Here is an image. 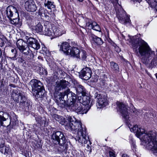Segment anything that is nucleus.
<instances>
[{
  "instance_id": "obj_26",
  "label": "nucleus",
  "mask_w": 157,
  "mask_h": 157,
  "mask_svg": "<svg viewBox=\"0 0 157 157\" xmlns=\"http://www.w3.org/2000/svg\"><path fill=\"white\" fill-rule=\"evenodd\" d=\"M25 44V43L22 40H19L17 41V45L20 51L25 47L24 46Z\"/></svg>"
},
{
  "instance_id": "obj_23",
  "label": "nucleus",
  "mask_w": 157,
  "mask_h": 157,
  "mask_svg": "<svg viewBox=\"0 0 157 157\" xmlns=\"http://www.w3.org/2000/svg\"><path fill=\"white\" fill-rule=\"evenodd\" d=\"M83 97L82 98V104L84 105H88L89 104L90 101V98L85 95H82Z\"/></svg>"
},
{
  "instance_id": "obj_48",
  "label": "nucleus",
  "mask_w": 157,
  "mask_h": 157,
  "mask_svg": "<svg viewBox=\"0 0 157 157\" xmlns=\"http://www.w3.org/2000/svg\"><path fill=\"white\" fill-rule=\"evenodd\" d=\"M25 38L27 40V41L28 40V39H29L30 37H29L28 36H25Z\"/></svg>"
},
{
  "instance_id": "obj_2",
  "label": "nucleus",
  "mask_w": 157,
  "mask_h": 157,
  "mask_svg": "<svg viewBox=\"0 0 157 157\" xmlns=\"http://www.w3.org/2000/svg\"><path fill=\"white\" fill-rule=\"evenodd\" d=\"M54 117L59 123L65 126V128L69 131L76 130L78 131V136L75 138L76 140L81 144H86L88 141L89 136L86 134V129L82 127V124L79 120H77L74 117H71L70 120H65L62 117L55 114ZM90 144V141H89Z\"/></svg>"
},
{
  "instance_id": "obj_31",
  "label": "nucleus",
  "mask_w": 157,
  "mask_h": 157,
  "mask_svg": "<svg viewBox=\"0 0 157 157\" xmlns=\"http://www.w3.org/2000/svg\"><path fill=\"white\" fill-rule=\"evenodd\" d=\"M62 89V87L59 81H57L56 82L55 86V91H58Z\"/></svg>"
},
{
  "instance_id": "obj_20",
  "label": "nucleus",
  "mask_w": 157,
  "mask_h": 157,
  "mask_svg": "<svg viewBox=\"0 0 157 157\" xmlns=\"http://www.w3.org/2000/svg\"><path fill=\"white\" fill-rule=\"evenodd\" d=\"M52 27L48 25H45L44 29L43 32L45 35L49 36H52Z\"/></svg>"
},
{
  "instance_id": "obj_44",
  "label": "nucleus",
  "mask_w": 157,
  "mask_h": 157,
  "mask_svg": "<svg viewBox=\"0 0 157 157\" xmlns=\"http://www.w3.org/2000/svg\"><path fill=\"white\" fill-rule=\"evenodd\" d=\"M14 9V7L13 6H8L7 8V10H11V9Z\"/></svg>"
},
{
  "instance_id": "obj_54",
  "label": "nucleus",
  "mask_w": 157,
  "mask_h": 157,
  "mask_svg": "<svg viewBox=\"0 0 157 157\" xmlns=\"http://www.w3.org/2000/svg\"><path fill=\"white\" fill-rule=\"evenodd\" d=\"M12 55H13H13H14V54L13 53H12V55H10V56L12 57Z\"/></svg>"
},
{
  "instance_id": "obj_5",
  "label": "nucleus",
  "mask_w": 157,
  "mask_h": 157,
  "mask_svg": "<svg viewBox=\"0 0 157 157\" xmlns=\"http://www.w3.org/2000/svg\"><path fill=\"white\" fill-rule=\"evenodd\" d=\"M28 85L29 89L36 98H42L44 96L45 90L40 81L33 79L30 81Z\"/></svg>"
},
{
  "instance_id": "obj_47",
  "label": "nucleus",
  "mask_w": 157,
  "mask_h": 157,
  "mask_svg": "<svg viewBox=\"0 0 157 157\" xmlns=\"http://www.w3.org/2000/svg\"><path fill=\"white\" fill-rule=\"evenodd\" d=\"M38 59H41L42 60H43V58L40 56H38Z\"/></svg>"
},
{
  "instance_id": "obj_29",
  "label": "nucleus",
  "mask_w": 157,
  "mask_h": 157,
  "mask_svg": "<svg viewBox=\"0 0 157 157\" xmlns=\"http://www.w3.org/2000/svg\"><path fill=\"white\" fill-rule=\"evenodd\" d=\"M44 5L45 6L47 7L48 9L51 10L53 9V10L55 9V5L51 2L48 1L47 3H44Z\"/></svg>"
},
{
  "instance_id": "obj_7",
  "label": "nucleus",
  "mask_w": 157,
  "mask_h": 157,
  "mask_svg": "<svg viewBox=\"0 0 157 157\" xmlns=\"http://www.w3.org/2000/svg\"><path fill=\"white\" fill-rule=\"evenodd\" d=\"M52 139L54 143L55 144H59L63 146L66 142L65 136L63 133L59 131L53 132L52 136Z\"/></svg>"
},
{
  "instance_id": "obj_45",
  "label": "nucleus",
  "mask_w": 157,
  "mask_h": 157,
  "mask_svg": "<svg viewBox=\"0 0 157 157\" xmlns=\"http://www.w3.org/2000/svg\"><path fill=\"white\" fill-rule=\"evenodd\" d=\"M132 109H130V111L131 112H133V113H134L135 111L134 110H133V109H134V108L133 106H132Z\"/></svg>"
},
{
  "instance_id": "obj_13",
  "label": "nucleus",
  "mask_w": 157,
  "mask_h": 157,
  "mask_svg": "<svg viewBox=\"0 0 157 157\" xmlns=\"http://www.w3.org/2000/svg\"><path fill=\"white\" fill-rule=\"evenodd\" d=\"M9 117L10 115L8 113L2 111L0 112V127L1 126H8L10 125V121L7 125L4 124L3 123V121L7 120Z\"/></svg>"
},
{
  "instance_id": "obj_38",
  "label": "nucleus",
  "mask_w": 157,
  "mask_h": 157,
  "mask_svg": "<svg viewBox=\"0 0 157 157\" xmlns=\"http://www.w3.org/2000/svg\"><path fill=\"white\" fill-rule=\"evenodd\" d=\"M154 3L151 5L152 9H155V10H157V0H154Z\"/></svg>"
},
{
  "instance_id": "obj_57",
  "label": "nucleus",
  "mask_w": 157,
  "mask_h": 157,
  "mask_svg": "<svg viewBox=\"0 0 157 157\" xmlns=\"http://www.w3.org/2000/svg\"><path fill=\"white\" fill-rule=\"evenodd\" d=\"M155 13H157V10H155Z\"/></svg>"
},
{
  "instance_id": "obj_6",
  "label": "nucleus",
  "mask_w": 157,
  "mask_h": 157,
  "mask_svg": "<svg viewBox=\"0 0 157 157\" xmlns=\"http://www.w3.org/2000/svg\"><path fill=\"white\" fill-rule=\"evenodd\" d=\"M12 97L14 101L17 103L19 102L20 106L23 108L28 105H26V99L25 95L22 93L17 90H14L12 94Z\"/></svg>"
},
{
  "instance_id": "obj_25",
  "label": "nucleus",
  "mask_w": 157,
  "mask_h": 157,
  "mask_svg": "<svg viewBox=\"0 0 157 157\" xmlns=\"http://www.w3.org/2000/svg\"><path fill=\"white\" fill-rule=\"evenodd\" d=\"M43 26L40 23H38L37 25L34 27V29L37 33H41L43 31Z\"/></svg>"
},
{
  "instance_id": "obj_4",
  "label": "nucleus",
  "mask_w": 157,
  "mask_h": 157,
  "mask_svg": "<svg viewBox=\"0 0 157 157\" xmlns=\"http://www.w3.org/2000/svg\"><path fill=\"white\" fill-rule=\"evenodd\" d=\"M128 126L131 131L136 133V136L146 144L147 146H149L150 148H152L153 145L157 143V133L155 132L150 131L147 133H144V130L138 128L137 125L134 126L132 128H130L129 125Z\"/></svg>"
},
{
  "instance_id": "obj_17",
  "label": "nucleus",
  "mask_w": 157,
  "mask_h": 157,
  "mask_svg": "<svg viewBox=\"0 0 157 157\" xmlns=\"http://www.w3.org/2000/svg\"><path fill=\"white\" fill-rule=\"evenodd\" d=\"M3 140L0 139V151L5 155H7L10 153V149L9 147L4 146V143H2Z\"/></svg>"
},
{
  "instance_id": "obj_11",
  "label": "nucleus",
  "mask_w": 157,
  "mask_h": 157,
  "mask_svg": "<svg viewBox=\"0 0 157 157\" xmlns=\"http://www.w3.org/2000/svg\"><path fill=\"white\" fill-rule=\"evenodd\" d=\"M86 26L89 29H93V30L100 32L101 29L99 25L96 22L92 21L91 20L87 18L86 19Z\"/></svg>"
},
{
  "instance_id": "obj_46",
  "label": "nucleus",
  "mask_w": 157,
  "mask_h": 157,
  "mask_svg": "<svg viewBox=\"0 0 157 157\" xmlns=\"http://www.w3.org/2000/svg\"><path fill=\"white\" fill-rule=\"evenodd\" d=\"M122 157H128V156L126 154H123L122 156Z\"/></svg>"
},
{
  "instance_id": "obj_9",
  "label": "nucleus",
  "mask_w": 157,
  "mask_h": 157,
  "mask_svg": "<svg viewBox=\"0 0 157 157\" xmlns=\"http://www.w3.org/2000/svg\"><path fill=\"white\" fill-rule=\"evenodd\" d=\"M117 104L118 108V111L121 113L122 116L126 121L127 123H129L130 120L127 105L120 102H117Z\"/></svg>"
},
{
  "instance_id": "obj_33",
  "label": "nucleus",
  "mask_w": 157,
  "mask_h": 157,
  "mask_svg": "<svg viewBox=\"0 0 157 157\" xmlns=\"http://www.w3.org/2000/svg\"><path fill=\"white\" fill-rule=\"evenodd\" d=\"M10 20L11 24L16 25L18 24L19 21V18H13V19L10 18Z\"/></svg>"
},
{
  "instance_id": "obj_60",
  "label": "nucleus",
  "mask_w": 157,
  "mask_h": 157,
  "mask_svg": "<svg viewBox=\"0 0 157 157\" xmlns=\"http://www.w3.org/2000/svg\"><path fill=\"white\" fill-rule=\"evenodd\" d=\"M96 1L98 2V0H96Z\"/></svg>"
},
{
  "instance_id": "obj_10",
  "label": "nucleus",
  "mask_w": 157,
  "mask_h": 157,
  "mask_svg": "<svg viewBox=\"0 0 157 157\" xmlns=\"http://www.w3.org/2000/svg\"><path fill=\"white\" fill-rule=\"evenodd\" d=\"M117 17L119 22L125 25L130 23V16L126 14L125 10H117L116 12Z\"/></svg>"
},
{
  "instance_id": "obj_61",
  "label": "nucleus",
  "mask_w": 157,
  "mask_h": 157,
  "mask_svg": "<svg viewBox=\"0 0 157 157\" xmlns=\"http://www.w3.org/2000/svg\"><path fill=\"white\" fill-rule=\"evenodd\" d=\"M53 15V16H54V15L53 14V15Z\"/></svg>"
},
{
  "instance_id": "obj_22",
  "label": "nucleus",
  "mask_w": 157,
  "mask_h": 157,
  "mask_svg": "<svg viewBox=\"0 0 157 157\" xmlns=\"http://www.w3.org/2000/svg\"><path fill=\"white\" fill-rule=\"evenodd\" d=\"M25 7L26 10L33 9V7H34L33 1L32 0H29L26 1L25 3Z\"/></svg>"
},
{
  "instance_id": "obj_16",
  "label": "nucleus",
  "mask_w": 157,
  "mask_h": 157,
  "mask_svg": "<svg viewBox=\"0 0 157 157\" xmlns=\"http://www.w3.org/2000/svg\"><path fill=\"white\" fill-rule=\"evenodd\" d=\"M52 31V36L54 37L59 36L62 35L64 33L63 30L60 26H53Z\"/></svg>"
},
{
  "instance_id": "obj_36",
  "label": "nucleus",
  "mask_w": 157,
  "mask_h": 157,
  "mask_svg": "<svg viewBox=\"0 0 157 157\" xmlns=\"http://www.w3.org/2000/svg\"><path fill=\"white\" fill-rule=\"evenodd\" d=\"M131 143L132 144L131 147L132 150L134 151H136V146L135 145L134 141L133 140H131Z\"/></svg>"
},
{
  "instance_id": "obj_43",
  "label": "nucleus",
  "mask_w": 157,
  "mask_h": 157,
  "mask_svg": "<svg viewBox=\"0 0 157 157\" xmlns=\"http://www.w3.org/2000/svg\"><path fill=\"white\" fill-rule=\"evenodd\" d=\"M110 157H115V154L112 151H109V152Z\"/></svg>"
},
{
  "instance_id": "obj_52",
  "label": "nucleus",
  "mask_w": 157,
  "mask_h": 157,
  "mask_svg": "<svg viewBox=\"0 0 157 157\" xmlns=\"http://www.w3.org/2000/svg\"><path fill=\"white\" fill-rule=\"evenodd\" d=\"M77 0L80 2H82L83 1V0Z\"/></svg>"
},
{
  "instance_id": "obj_42",
  "label": "nucleus",
  "mask_w": 157,
  "mask_h": 157,
  "mask_svg": "<svg viewBox=\"0 0 157 157\" xmlns=\"http://www.w3.org/2000/svg\"><path fill=\"white\" fill-rule=\"evenodd\" d=\"M4 45V43L3 39L0 37V46L2 47Z\"/></svg>"
},
{
  "instance_id": "obj_3",
  "label": "nucleus",
  "mask_w": 157,
  "mask_h": 157,
  "mask_svg": "<svg viewBox=\"0 0 157 157\" xmlns=\"http://www.w3.org/2000/svg\"><path fill=\"white\" fill-rule=\"evenodd\" d=\"M129 37L132 43L135 44L134 47H139L138 52L141 56V61L147 64L150 63L151 60V66L152 67L155 66L157 63V55L155 54L154 51H152L147 43L140 39L136 35Z\"/></svg>"
},
{
  "instance_id": "obj_28",
  "label": "nucleus",
  "mask_w": 157,
  "mask_h": 157,
  "mask_svg": "<svg viewBox=\"0 0 157 157\" xmlns=\"http://www.w3.org/2000/svg\"><path fill=\"white\" fill-rule=\"evenodd\" d=\"M79 54V58H78L81 59L83 60H85L86 58V53L84 50H82L80 51V53Z\"/></svg>"
},
{
  "instance_id": "obj_34",
  "label": "nucleus",
  "mask_w": 157,
  "mask_h": 157,
  "mask_svg": "<svg viewBox=\"0 0 157 157\" xmlns=\"http://www.w3.org/2000/svg\"><path fill=\"white\" fill-rule=\"evenodd\" d=\"M62 87V89H64L67 86L68 82L65 80H61L59 81Z\"/></svg>"
},
{
  "instance_id": "obj_30",
  "label": "nucleus",
  "mask_w": 157,
  "mask_h": 157,
  "mask_svg": "<svg viewBox=\"0 0 157 157\" xmlns=\"http://www.w3.org/2000/svg\"><path fill=\"white\" fill-rule=\"evenodd\" d=\"M29 47L28 46L26 47H24L20 51L21 52H23L24 54L27 55L30 52Z\"/></svg>"
},
{
  "instance_id": "obj_51",
  "label": "nucleus",
  "mask_w": 157,
  "mask_h": 157,
  "mask_svg": "<svg viewBox=\"0 0 157 157\" xmlns=\"http://www.w3.org/2000/svg\"><path fill=\"white\" fill-rule=\"evenodd\" d=\"M92 8H90V9H94V6H93V5H92Z\"/></svg>"
},
{
  "instance_id": "obj_50",
  "label": "nucleus",
  "mask_w": 157,
  "mask_h": 157,
  "mask_svg": "<svg viewBox=\"0 0 157 157\" xmlns=\"http://www.w3.org/2000/svg\"><path fill=\"white\" fill-rule=\"evenodd\" d=\"M86 147L87 148L89 149L90 148V146L88 144L86 145Z\"/></svg>"
},
{
  "instance_id": "obj_19",
  "label": "nucleus",
  "mask_w": 157,
  "mask_h": 157,
  "mask_svg": "<svg viewBox=\"0 0 157 157\" xmlns=\"http://www.w3.org/2000/svg\"><path fill=\"white\" fill-rule=\"evenodd\" d=\"M69 53V55L73 57L76 58H79V53H80V50L77 48L72 47Z\"/></svg>"
},
{
  "instance_id": "obj_14",
  "label": "nucleus",
  "mask_w": 157,
  "mask_h": 157,
  "mask_svg": "<svg viewBox=\"0 0 157 157\" xmlns=\"http://www.w3.org/2000/svg\"><path fill=\"white\" fill-rule=\"evenodd\" d=\"M91 71L90 68L86 67L83 68L81 72V76L85 80H88L91 77Z\"/></svg>"
},
{
  "instance_id": "obj_58",
  "label": "nucleus",
  "mask_w": 157,
  "mask_h": 157,
  "mask_svg": "<svg viewBox=\"0 0 157 157\" xmlns=\"http://www.w3.org/2000/svg\"><path fill=\"white\" fill-rule=\"evenodd\" d=\"M23 60V59H21V62H22Z\"/></svg>"
},
{
  "instance_id": "obj_27",
  "label": "nucleus",
  "mask_w": 157,
  "mask_h": 157,
  "mask_svg": "<svg viewBox=\"0 0 157 157\" xmlns=\"http://www.w3.org/2000/svg\"><path fill=\"white\" fill-rule=\"evenodd\" d=\"M110 67L111 68L116 72H117L119 70V67L117 64L113 62L110 63Z\"/></svg>"
},
{
  "instance_id": "obj_40",
  "label": "nucleus",
  "mask_w": 157,
  "mask_h": 157,
  "mask_svg": "<svg viewBox=\"0 0 157 157\" xmlns=\"http://www.w3.org/2000/svg\"><path fill=\"white\" fill-rule=\"evenodd\" d=\"M42 51H43L42 53L43 54L44 53L45 54H47L49 53V51L47 50L46 48H42Z\"/></svg>"
},
{
  "instance_id": "obj_21",
  "label": "nucleus",
  "mask_w": 157,
  "mask_h": 157,
  "mask_svg": "<svg viewBox=\"0 0 157 157\" xmlns=\"http://www.w3.org/2000/svg\"><path fill=\"white\" fill-rule=\"evenodd\" d=\"M90 37L94 42L98 45H101L103 43V41L101 38L98 37L94 35H91L90 36Z\"/></svg>"
},
{
  "instance_id": "obj_35",
  "label": "nucleus",
  "mask_w": 157,
  "mask_h": 157,
  "mask_svg": "<svg viewBox=\"0 0 157 157\" xmlns=\"http://www.w3.org/2000/svg\"><path fill=\"white\" fill-rule=\"evenodd\" d=\"M7 17L10 19L13 16V12L11 10H6Z\"/></svg>"
},
{
  "instance_id": "obj_37",
  "label": "nucleus",
  "mask_w": 157,
  "mask_h": 157,
  "mask_svg": "<svg viewBox=\"0 0 157 157\" xmlns=\"http://www.w3.org/2000/svg\"><path fill=\"white\" fill-rule=\"evenodd\" d=\"M13 53L14 54L13 56V55H12V58L14 59L16 57V50L15 49H12L11 50V52L10 53V55H12V53Z\"/></svg>"
},
{
  "instance_id": "obj_59",
  "label": "nucleus",
  "mask_w": 157,
  "mask_h": 157,
  "mask_svg": "<svg viewBox=\"0 0 157 157\" xmlns=\"http://www.w3.org/2000/svg\"><path fill=\"white\" fill-rule=\"evenodd\" d=\"M103 2H103V1H102L101 2V3H103Z\"/></svg>"
},
{
  "instance_id": "obj_41",
  "label": "nucleus",
  "mask_w": 157,
  "mask_h": 157,
  "mask_svg": "<svg viewBox=\"0 0 157 157\" xmlns=\"http://www.w3.org/2000/svg\"><path fill=\"white\" fill-rule=\"evenodd\" d=\"M109 87H110V88H113V90H116H116H116L118 89V85H116V86H115L114 85V88H113V86H112V85H111V84H109Z\"/></svg>"
},
{
  "instance_id": "obj_8",
  "label": "nucleus",
  "mask_w": 157,
  "mask_h": 157,
  "mask_svg": "<svg viewBox=\"0 0 157 157\" xmlns=\"http://www.w3.org/2000/svg\"><path fill=\"white\" fill-rule=\"evenodd\" d=\"M94 98L96 100L97 106L98 108H101L108 105V101L105 96L96 93Z\"/></svg>"
},
{
  "instance_id": "obj_32",
  "label": "nucleus",
  "mask_w": 157,
  "mask_h": 157,
  "mask_svg": "<svg viewBox=\"0 0 157 157\" xmlns=\"http://www.w3.org/2000/svg\"><path fill=\"white\" fill-rule=\"evenodd\" d=\"M39 71L40 73L42 75H47V71L43 68L42 67H39Z\"/></svg>"
},
{
  "instance_id": "obj_53",
  "label": "nucleus",
  "mask_w": 157,
  "mask_h": 157,
  "mask_svg": "<svg viewBox=\"0 0 157 157\" xmlns=\"http://www.w3.org/2000/svg\"><path fill=\"white\" fill-rule=\"evenodd\" d=\"M16 13H17V15L18 17L19 15H18V13L17 11L16 12Z\"/></svg>"
},
{
  "instance_id": "obj_56",
  "label": "nucleus",
  "mask_w": 157,
  "mask_h": 157,
  "mask_svg": "<svg viewBox=\"0 0 157 157\" xmlns=\"http://www.w3.org/2000/svg\"><path fill=\"white\" fill-rule=\"evenodd\" d=\"M13 84H11V86H12V87H14V86H13Z\"/></svg>"
},
{
  "instance_id": "obj_1",
  "label": "nucleus",
  "mask_w": 157,
  "mask_h": 157,
  "mask_svg": "<svg viewBox=\"0 0 157 157\" xmlns=\"http://www.w3.org/2000/svg\"><path fill=\"white\" fill-rule=\"evenodd\" d=\"M77 96L71 91L70 89L58 95L56 99L57 104L60 107H66L71 111H75L78 114L86 113L89 109L88 106L82 107L81 102L76 101Z\"/></svg>"
},
{
  "instance_id": "obj_24",
  "label": "nucleus",
  "mask_w": 157,
  "mask_h": 157,
  "mask_svg": "<svg viewBox=\"0 0 157 157\" xmlns=\"http://www.w3.org/2000/svg\"><path fill=\"white\" fill-rule=\"evenodd\" d=\"M111 2L113 3V6L115 10H121L122 6L118 3V0H110Z\"/></svg>"
},
{
  "instance_id": "obj_12",
  "label": "nucleus",
  "mask_w": 157,
  "mask_h": 157,
  "mask_svg": "<svg viewBox=\"0 0 157 157\" xmlns=\"http://www.w3.org/2000/svg\"><path fill=\"white\" fill-rule=\"evenodd\" d=\"M28 46L35 50H38L40 48V45L37 40L33 37H30L27 41Z\"/></svg>"
},
{
  "instance_id": "obj_49",
  "label": "nucleus",
  "mask_w": 157,
  "mask_h": 157,
  "mask_svg": "<svg viewBox=\"0 0 157 157\" xmlns=\"http://www.w3.org/2000/svg\"><path fill=\"white\" fill-rule=\"evenodd\" d=\"M2 16L1 15V13L0 12V22L1 21H2Z\"/></svg>"
},
{
  "instance_id": "obj_18",
  "label": "nucleus",
  "mask_w": 157,
  "mask_h": 157,
  "mask_svg": "<svg viewBox=\"0 0 157 157\" xmlns=\"http://www.w3.org/2000/svg\"><path fill=\"white\" fill-rule=\"evenodd\" d=\"M74 83L75 88V89L77 93L78 94L81 93L82 95H85V89L83 86L79 84L76 81L75 82H74Z\"/></svg>"
},
{
  "instance_id": "obj_55",
  "label": "nucleus",
  "mask_w": 157,
  "mask_h": 157,
  "mask_svg": "<svg viewBox=\"0 0 157 157\" xmlns=\"http://www.w3.org/2000/svg\"><path fill=\"white\" fill-rule=\"evenodd\" d=\"M155 75L156 77V78L157 79V73H156V74H155Z\"/></svg>"
},
{
  "instance_id": "obj_15",
  "label": "nucleus",
  "mask_w": 157,
  "mask_h": 157,
  "mask_svg": "<svg viewBox=\"0 0 157 157\" xmlns=\"http://www.w3.org/2000/svg\"><path fill=\"white\" fill-rule=\"evenodd\" d=\"M71 48L68 43L64 42L60 46V50H61L66 55H69V52Z\"/></svg>"
},
{
  "instance_id": "obj_39",
  "label": "nucleus",
  "mask_w": 157,
  "mask_h": 157,
  "mask_svg": "<svg viewBox=\"0 0 157 157\" xmlns=\"http://www.w3.org/2000/svg\"><path fill=\"white\" fill-rule=\"evenodd\" d=\"M36 121L38 122V123L41 124L43 123V122L42 121L41 118L40 117H38L36 118Z\"/></svg>"
}]
</instances>
